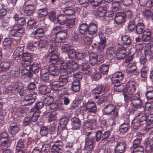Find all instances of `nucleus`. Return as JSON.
Wrapping results in <instances>:
<instances>
[{
    "label": "nucleus",
    "mask_w": 153,
    "mask_h": 153,
    "mask_svg": "<svg viewBox=\"0 0 153 153\" xmlns=\"http://www.w3.org/2000/svg\"><path fill=\"white\" fill-rule=\"evenodd\" d=\"M39 90L41 94L45 95L49 93L50 91V90L46 85H40L39 88Z\"/></svg>",
    "instance_id": "4c0bfd02"
},
{
    "label": "nucleus",
    "mask_w": 153,
    "mask_h": 153,
    "mask_svg": "<svg viewBox=\"0 0 153 153\" xmlns=\"http://www.w3.org/2000/svg\"><path fill=\"white\" fill-rule=\"evenodd\" d=\"M147 119L146 115H144L143 116H141V117L139 119V120L140 122L141 123L142 125H145L146 126H150V123H149Z\"/></svg>",
    "instance_id": "bf43d9fd"
},
{
    "label": "nucleus",
    "mask_w": 153,
    "mask_h": 153,
    "mask_svg": "<svg viewBox=\"0 0 153 153\" xmlns=\"http://www.w3.org/2000/svg\"><path fill=\"white\" fill-rule=\"evenodd\" d=\"M63 12L66 15L71 16L74 14L75 10L74 8L72 7H67L62 9Z\"/></svg>",
    "instance_id": "c9c22d12"
},
{
    "label": "nucleus",
    "mask_w": 153,
    "mask_h": 153,
    "mask_svg": "<svg viewBox=\"0 0 153 153\" xmlns=\"http://www.w3.org/2000/svg\"><path fill=\"white\" fill-rule=\"evenodd\" d=\"M126 85L127 87V91L130 93H133L135 90L136 84L133 78L128 79L126 80Z\"/></svg>",
    "instance_id": "1a4fd4ad"
},
{
    "label": "nucleus",
    "mask_w": 153,
    "mask_h": 153,
    "mask_svg": "<svg viewBox=\"0 0 153 153\" xmlns=\"http://www.w3.org/2000/svg\"><path fill=\"white\" fill-rule=\"evenodd\" d=\"M105 8L106 7H99L96 10L97 15L100 17L105 16V14L106 13Z\"/></svg>",
    "instance_id": "37998d69"
},
{
    "label": "nucleus",
    "mask_w": 153,
    "mask_h": 153,
    "mask_svg": "<svg viewBox=\"0 0 153 153\" xmlns=\"http://www.w3.org/2000/svg\"><path fill=\"white\" fill-rule=\"evenodd\" d=\"M30 71L36 75H38L40 70L39 66L36 64H33L29 68Z\"/></svg>",
    "instance_id": "8fccbe9b"
},
{
    "label": "nucleus",
    "mask_w": 153,
    "mask_h": 153,
    "mask_svg": "<svg viewBox=\"0 0 153 153\" xmlns=\"http://www.w3.org/2000/svg\"><path fill=\"white\" fill-rule=\"evenodd\" d=\"M109 68V65L105 64H103L100 67V71L103 74H106L108 72Z\"/></svg>",
    "instance_id": "6e6d98bb"
},
{
    "label": "nucleus",
    "mask_w": 153,
    "mask_h": 153,
    "mask_svg": "<svg viewBox=\"0 0 153 153\" xmlns=\"http://www.w3.org/2000/svg\"><path fill=\"white\" fill-rule=\"evenodd\" d=\"M123 95L124 97V100L126 102H127L129 99H130L131 103L132 105V109L134 110L140 108L143 103L142 100L140 99V96L138 94H134L132 93L123 92Z\"/></svg>",
    "instance_id": "f03ea898"
},
{
    "label": "nucleus",
    "mask_w": 153,
    "mask_h": 153,
    "mask_svg": "<svg viewBox=\"0 0 153 153\" xmlns=\"http://www.w3.org/2000/svg\"><path fill=\"white\" fill-rule=\"evenodd\" d=\"M122 43L125 45H128L131 43V39L127 35H125L122 36L121 37Z\"/></svg>",
    "instance_id": "09e8293b"
},
{
    "label": "nucleus",
    "mask_w": 153,
    "mask_h": 153,
    "mask_svg": "<svg viewBox=\"0 0 153 153\" xmlns=\"http://www.w3.org/2000/svg\"><path fill=\"white\" fill-rule=\"evenodd\" d=\"M83 58L84 55L82 51L80 50H76L75 58L77 60H80Z\"/></svg>",
    "instance_id": "13d9d810"
},
{
    "label": "nucleus",
    "mask_w": 153,
    "mask_h": 153,
    "mask_svg": "<svg viewBox=\"0 0 153 153\" xmlns=\"http://www.w3.org/2000/svg\"><path fill=\"white\" fill-rule=\"evenodd\" d=\"M79 65L76 62L70 60L64 65H61L60 67V71L62 73L67 72L69 68L76 69L78 68Z\"/></svg>",
    "instance_id": "39448f33"
},
{
    "label": "nucleus",
    "mask_w": 153,
    "mask_h": 153,
    "mask_svg": "<svg viewBox=\"0 0 153 153\" xmlns=\"http://www.w3.org/2000/svg\"><path fill=\"white\" fill-rule=\"evenodd\" d=\"M23 87V84L21 82H16L12 89V93L15 94L18 93V91L21 90Z\"/></svg>",
    "instance_id": "a19ab883"
},
{
    "label": "nucleus",
    "mask_w": 153,
    "mask_h": 153,
    "mask_svg": "<svg viewBox=\"0 0 153 153\" xmlns=\"http://www.w3.org/2000/svg\"><path fill=\"white\" fill-rule=\"evenodd\" d=\"M35 11V7L33 5H27L24 8V13L27 16H31Z\"/></svg>",
    "instance_id": "b1692460"
},
{
    "label": "nucleus",
    "mask_w": 153,
    "mask_h": 153,
    "mask_svg": "<svg viewBox=\"0 0 153 153\" xmlns=\"http://www.w3.org/2000/svg\"><path fill=\"white\" fill-rule=\"evenodd\" d=\"M113 7L112 11L114 12L119 10L120 8V2L119 1H114L112 4Z\"/></svg>",
    "instance_id": "0e129e2a"
},
{
    "label": "nucleus",
    "mask_w": 153,
    "mask_h": 153,
    "mask_svg": "<svg viewBox=\"0 0 153 153\" xmlns=\"http://www.w3.org/2000/svg\"><path fill=\"white\" fill-rule=\"evenodd\" d=\"M21 139L17 142L16 147L17 150H22L27 146V142L28 141V135L27 134L22 133L20 134Z\"/></svg>",
    "instance_id": "20e7f679"
},
{
    "label": "nucleus",
    "mask_w": 153,
    "mask_h": 153,
    "mask_svg": "<svg viewBox=\"0 0 153 153\" xmlns=\"http://www.w3.org/2000/svg\"><path fill=\"white\" fill-rule=\"evenodd\" d=\"M48 19L51 21L54 22L56 19V13L53 10L48 12Z\"/></svg>",
    "instance_id": "052dcab7"
},
{
    "label": "nucleus",
    "mask_w": 153,
    "mask_h": 153,
    "mask_svg": "<svg viewBox=\"0 0 153 153\" xmlns=\"http://www.w3.org/2000/svg\"><path fill=\"white\" fill-rule=\"evenodd\" d=\"M118 109L112 104L106 105L104 108V112L105 114L114 117H118Z\"/></svg>",
    "instance_id": "7ed1b4c3"
},
{
    "label": "nucleus",
    "mask_w": 153,
    "mask_h": 153,
    "mask_svg": "<svg viewBox=\"0 0 153 153\" xmlns=\"http://www.w3.org/2000/svg\"><path fill=\"white\" fill-rule=\"evenodd\" d=\"M137 69L136 63H129L127 65L126 71L127 73H132L135 71Z\"/></svg>",
    "instance_id": "e433bc0d"
},
{
    "label": "nucleus",
    "mask_w": 153,
    "mask_h": 153,
    "mask_svg": "<svg viewBox=\"0 0 153 153\" xmlns=\"http://www.w3.org/2000/svg\"><path fill=\"white\" fill-rule=\"evenodd\" d=\"M10 66V63L8 61H6L1 63L0 67L1 71H4L9 70Z\"/></svg>",
    "instance_id": "79ce46f5"
},
{
    "label": "nucleus",
    "mask_w": 153,
    "mask_h": 153,
    "mask_svg": "<svg viewBox=\"0 0 153 153\" xmlns=\"http://www.w3.org/2000/svg\"><path fill=\"white\" fill-rule=\"evenodd\" d=\"M53 99L52 97L47 96L43 100L46 106H49L53 102Z\"/></svg>",
    "instance_id": "338daca9"
},
{
    "label": "nucleus",
    "mask_w": 153,
    "mask_h": 153,
    "mask_svg": "<svg viewBox=\"0 0 153 153\" xmlns=\"http://www.w3.org/2000/svg\"><path fill=\"white\" fill-rule=\"evenodd\" d=\"M24 48L23 47H18L14 51L13 55V58L16 59L20 57L21 56L22 57L23 53Z\"/></svg>",
    "instance_id": "c85d7f7f"
},
{
    "label": "nucleus",
    "mask_w": 153,
    "mask_h": 153,
    "mask_svg": "<svg viewBox=\"0 0 153 153\" xmlns=\"http://www.w3.org/2000/svg\"><path fill=\"white\" fill-rule=\"evenodd\" d=\"M68 121V119L66 117L61 118L59 121V123L63 129H64Z\"/></svg>",
    "instance_id": "e2e57ef3"
},
{
    "label": "nucleus",
    "mask_w": 153,
    "mask_h": 153,
    "mask_svg": "<svg viewBox=\"0 0 153 153\" xmlns=\"http://www.w3.org/2000/svg\"><path fill=\"white\" fill-rule=\"evenodd\" d=\"M88 27V33L90 35L94 34L97 30V25L94 22L90 23Z\"/></svg>",
    "instance_id": "2f4dec72"
},
{
    "label": "nucleus",
    "mask_w": 153,
    "mask_h": 153,
    "mask_svg": "<svg viewBox=\"0 0 153 153\" xmlns=\"http://www.w3.org/2000/svg\"><path fill=\"white\" fill-rule=\"evenodd\" d=\"M145 149L148 152L153 153V141L152 140H150L147 143Z\"/></svg>",
    "instance_id": "5fc2aeb1"
},
{
    "label": "nucleus",
    "mask_w": 153,
    "mask_h": 153,
    "mask_svg": "<svg viewBox=\"0 0 153 153\" xmlns=\"http://www.w3.org/2000/svg\"><path fill=\"white\" fill-rule=\"evenodd\" d=\"M11 141L10 139L7 138V140L3 141L1 145L0 148L2 150H6L8 147L10 145Z\"/></svg>",
    "instance_id": "3c124183"
},
{
    "label": "nucleus",
    "mask_w": 153,
    "mask_h": 153,
    "mask_svg": "<svg viewBox=\"0 0 153 153\" xmlns=\"http://www.w3.org/2000/svg\"><path fill=\"white\" fill-rule=\"evenodd\" d=\"M145 26L142 22L138 23L136 26V32L138 34H141L145 29Z\"/></svg>",
    "instance_id": "49530a36"
},
{
    "label": "nucleus",
    "mask_w": 153,
    "mask_h": 153,
    "mask_svg": "<svg viewBox=\"0 0 153 153\" xmlns=\"http://www.w3.org/2000/svg\"><path fill=\"white\" fill-rule=\"evenodd\" d=\"M66 30L62 29L60 26L57 25L53 28L51 31L50 36H55L62 31H64L65 30Z\"/></svg>",
    "instance_id": "a18cd8bd"
},
{
    "label": "nucleus",
    "mask_w": 153,
    "mask_h": 153,
    "mask_svg": "<svg viewBox=\"0 0 153 153\" xmlns=\"http://www.w3.org/2000/svg\"><path fill=\"white\" fill-rule=\"evenodd\" d=\"M129 127V123H124L120 126L119 130L120 132L124 133L128 131Z\"/></svg>",
    "instance_id": "de8ad7c7"
},
{
    "label": "nucleus",
    "mask_w": 153,
    "mask_h": 153,
    "mask_svg": "<svg viewBox=\"0 0 153 153\" xmlns=\"http://www.w3.org/2000/svg\"><path fill=\"white\" fill-rule=\"evenodd\" d=\"M151 31L150 30H146L143 33L142 40L144 42H147L151 38Z\"/></svg>",
    "instance_id": "f704fd0d"
},
{
    "label": "nucleus",
    "mask_w": 153,
    "mask_h": 153,
    "mask_svg": "<svg viewBox=\"0 0 153 153\" xmlns=\"http://www.w3.org/2000/svg\"><path fill=\"white\" fill-rule=\"evenodd\" d=\"M66 23L67 27L68 28H71L73 27L75 24V19H67V20Z\"/></svg>",
    "instance_id": "680f3d73"
},
{
    "label": "nucleus",
    "mask_w": 153,
    "mask_h": 153,
    "mask_svg": "<svg viewBox=\"0 0 153 153\" xmlns=\"http://www.w3.org/2000/svg\"><path fill=\"white\" fill-rule=\"evenodd\" d=\"M49 73L53 76H56L59 74V70L56 66H51L48 68Z\"/></svg>",
    "instance_id": "c03bdc74"
},
{
    "label": "nucleus",
    "mask_w": 153,
    "mask_h": 153,
    "mask_svg": "<svg viewBox=\"0 0 153 153\" xmlns=\"http://www.w3.org/2000/svg\"><path fill=\"white\" fill-rule=\"evenodd\" d=\"M12 44V41L10 38L4 39L2 45L4 49L9 48Z\"/></svg>",
    "instance_id": "58836bf2"
},
{
    "label": "nucleus",
    "mask_w": 153,
    "mask_h": 153,
    "mask_svg": "<svg viewBox=\"0 0 153 153\" xmlns=\"http://www.w3.org/2000/svg\"><path fill=\"white\" fill-rule=\"evenodd\" d=\"M35 110H36V109L34 108L31 109L30 111L31 112L33 113L31 117L30 118L31 120L33 123L36 122L39 117L40 114V111H35Z\"/></svg>",
    "instance_id": "473e14b6"
},
{
    "label": "nucleus",
    "mask_w": 153,
    "mask_h": 153,
    "mask_svg": "<svg viewBox=\"0 0 153 153\" xmlns=\"http://www.w3.org/2000/svg\"><path fill=\"white\" fill-rule=\"evenodd\" d=\"M97 125L96 120L94 119L88 120L85 121L84 123V126L85 128H91L96 126Z\"/></svg>",
    "instance_id": "bb28decb"
},
{
    "label": "nucleus",
    "mask_w": 153,
    "mask_h": 153,
    "mask_svg": "<svg viewBox=\"0 0 153 153\" xmlns=\"http://www.w3.org/2000/svg\"><path fill=\"white\" fill-rule=\"evenodd\" d=\"M68 36V30L62 31L58 34L54 36L53 38L56 42L61 43L64 42Z\"/></svg>",
    "instance_id": "9d476101"
},
{
    "label": "nucleus",
    "mask_w": 153,
    "mask_h": 153,
    "mask_svg": "<svg viewBox=\"0 0 153 153\" xmlns=\"http://www.w3.org/2000/svg\"><path fill=\"white\" fill-rule=\"evenodd\" d=\"M94 142L93 137L91 138L86 137L84 146L85 149L88 152L93 151L94 148L93 144Z\"/></svg>",
    "instance_id": "dca6fc26"
},
{
    "label": "nucleus",
    "mask_w": 153,
    "mask_h": 153,
    "mask_svg": "<svg viewBox=\"0 0 153 153\" xmlns=\"http://www.w3.org/2000/svg\"><path fill=\"white\" fill-rule=\"evenodd\" d=\"M48 13V9L47 7L39 9L37 11L38 17L44 19Z\"/></svg>",
    "instance_id": "a878e982"
},
{
    "label": "nucleus",
    "mask_w": 153,
    "mask_h": 153,
    "mask_svg": "<svg viewBox=\"0 0 153 153\" xmlns=\"http://www.w3.org/2000/svg\"><path fill=\"white\" fill-rule=\"evenodd\" d=\"M43 24L44 25L37 27L36 28V30L32 32V34L33 37L36 39H39L43 37L45 35L44 30L45 29L46 25L44 23Z\"/></svg>",
    "instance_id": "6e6552de"
},
{
    "label": "nucleus",
    "mask_w": 153,
    "mask_h": 153,
    "mask_svg": "<svg viewBox=\"0 0 153 153\" xmlns=\"http://www.w3.org/2000/svg\"><path fill=\"white\" fill-rule=\"evenodd\" d=\"M126 53V51L125 48L123 47H119L116 51L115 56L118 60H121L125 57Z\"/></svg>",
    "instance_id": "f3484780"
},
{
    "label": "nucleus",
    "mask_w": 153,
    "mask_h": 153,
    "mask_svg": "<svg viewBox=\"0 0 153 153\" xmlns=\"http://www.w3.org/2000/svg\"><path fill=\"white\" fill-rule=\"evenodd\" d=\"M126 146L125 142H117L114 149V153H123L125 152Z\"/></svg>",
    "instance_id": "ddd939ff"
},
{
    "label": "nucleus",
    "mask_w": 153,
    "mask_h": 153,
    "mask_svg": "<svg viewBox=\"0 0 153 153\" xmlns=\"http://www.w3.org/2000/svg\"><path fill=\"white\" fill-rule=\"evenodd\" d=\"M51 87L56 91L60 90L63 89V85H60L59 81L52 82L51 84Z\"/></svg>",
    "instance_id": "ea45409f"
},
{
    "label": "nucleus",
    "mask_w": 153,
    "mask_h": 153,
    "mask_svg": "<svg viewBox=\"0 0 153 153\" xmlns=\"http://www.w3.org/2000/svg\"><path fill=\"white\" fill-rule=\"evenodd\" d=\"M88 25L86 23L79 24L78 27L79 33L82 35H86L88 32Z\"/></svg>",
    "instance_id": "412c9836"
},
{
    "label": "nucleus",
    "mask_w": 153,
    "mask_h": 153,
    "mask_svg": "<svg viewBox=\"0 0 153 153\" xmlns=\"http://www.w3.org/2000/svg\"><path fill=\"white\" fill-rule=\"evenodd\" d=\"M89 112L95 113L97 111V108L94 102L92 101H89L85 104Z\"/></svg>",
    "instance_id": "5701e85b"
},
{
    "label": "nucleus",
    "mask_w": 153,
    "mask_h": 153,
    "mask_svg": "<svg viewBox=\"0 0 153 153\" xmlns=\"http://www.w3.org/2000/svg\"><path fill=\"white\" fill-rule=\"evenodd\" d=\"M81 66L83 74L86 76L89 75L91 73V69L88 64L84 62H83Z\"/></svg>",
    "instance_id": "4be33fe9"
},
{
    "label": "nucleus",
    "mask_w": 153,
    "mask_h": 153,
    "mask_svg": "<svg viewBox=\"0 0 153 153\" xmlns=\"http://www.w3.org/2000/svg\"><path fill=\"white\" fill-rule=\"evenodd\" d=\"M24 32V29L21 26L15 25L9 32V35L14 37H20Z\"/></svg>",
    "instance_id": "423d86ee"
},
{
    "label": "nucleus",
    "mask_w": 153,
    "mask_h": 153,
    "mask_svg": "<svg viewBox=\"0 0 153 153\" xmlns=\"http://www.w3.org/2000/svg\"><path fill=\"white\" fill-rule=\"evenodd\" d=\"M136 26L135 20H130L127 26L128 30L131 32L133 31L135 28Z\"/></svg>",
    "instance_id": "4d7b16f0"
},
{
    "label": "nucleus",
    "mask_w": 153,
    "mask_h": 153,
    "mask_svg": "<svg viewBox=\"0 0 153 153\" xmlns=\"http://www.w3.org/2000/svg\"><path fill=\"white\" fill-rule=\"evenodd\" d=\"M57 22L60 25H63L65 24L67 20V17L63 14H60L57 17Z\"/></svg>",
    "instance_id": "72a5a7b5"
},
{
    "label": "nucleus",
    "mask_w": 153,
    "mask_h": 153,
    "mask_svg": "<svg viewBox=\"0 0 153 153\" xmlns=\"http://www.w3.org/2000/svg\"><path fill=\"white\" fill-rule=\"evenodd\" d=\"M19 125L16 123H12L10 124L9 127V133L12 135L16 134L19 130Z\"/></svg>",
    "instance_id": "aec40b11"
},
{
    "label": "nucleus",
    "mask_w": 153,
    "mask_h": 153,
    "mask_svg": "<svg viewBox=\"0 0 153 153\" xmlns=\"http://www.w3.org/2000/svg\"><path fill=\"white\" fill-rule=\"evenodd\" d=\"M100 55H97L95 53H92L90 54L89 56V61L92 66L97 65L99 63H98V59L100 57Z\"/></svg>",
    "instance_id": "6ab92c4d"
},
{
    "label": "nucleus",
    "mask_w": 153,
    "mask_h": 153,
    "mask_svg": "<svg viewBox=\"0 0 153 153\" xmlns=\"http://www.w3.org/2000/svg\"><path fill=\"white\" fill-rule=\"evenodd\" d=\"M105 89V87L102 85L99 86L91 90V92L93 98L95 100L98 99Z\"/></svg>",
    "instance_id": "9b49d317"
},
{
    "label": "nucleus",
    "mask_w": 153,
    "mask_h": 153,
    "mask_svg": "<svg viewBox=\"0 0 153 153\" xmlns=\"http://www.w3.org/2000/svg\"><path fill=\"white\" fill-rule=\"evenodd\" d=\"M71 121L72 129L78 130L80 129L81 126V122L78 118L74 117L71 119Z\"/></svg>",
    "instance_id": "a211bd4d"
},
{
    "label": "nucleus",
    "mask_w": 153,
    "mask_h": 153,
    "mask_svg": "<svg viewBox=\"0 0 153 153\" xmlns=\"http://www.w3.org/2000/svg\"><path fill=\"white\" fill-rule=\"evenodd\" d=\"M48 39L47 38L40 40L38 42V46L40 48H46L48 46Z\"/></svg>",
    "instance_id": "603ef678"
},
{
    "label": "nucleus",
    "mask_w": 153,
    "mask_h": 153,
    "mask_svg": "<svg viewBox=\"0 0 153 153\" xmlns=\"http://www.w3.org/2000/svg\"><path fill=\"white\" fill-rule=\"evenodd\" d=\"M114 20L116 24L120 25L124 23L126 19L124 13L118 12L114 13Z\"/></svg>",
    "instance_id": "4468645a"
},
{
    "label": "nucleus",
    "mask_w": 153,
    "mask_h": 153,
    "mask_svg": "<svg viewBox=\"0 0 153 153\" xmlns=\"http://www.w3.org/2000/svg\"><path fill=\"white\" fill-rule=\"evenodd\" d=\"M149 71V68L147 65L143 66L141 69L140 72L141 81L147 83V75Z\"/></svg>",
    "instance_id": "f8f14e48"
},
{
    "label": "nucleus",
    "mask_w": 153,
    "mask_h": 153,
    "mask_svg": "<svg viewBox=\"0 0 153 153\" xmlns=\"http://www.w3.org/2000/svg\"><path fill=\"white\" fill-rule=\"evenodd\" d=\"M37 97V95L35 92H29L24 99L23 102L25 105H29L34 102Z\"/></svg>",
    "instance_id": "0eeeda50"
},
{
    "label": "nucleus",
    "mask_w": 153,
    "mask_h": 153,
    "mask_svg": "<svg viewBox=\"0 0 153 153\" xmlns=\"http://www.w3.org/2000/svg\"><path fill=\"white\" fill-rule=\"evenodd\" d=\"M105 42H100L97 43V51L98 52L102 53L104 50L105 45Z\"/></svg>",
    "instance_id": "774afa93"
},
{
    "label": "nucleus",
    "mask_w": 153,
    "mask_h": 153,
    "mask_svg": "<svg viewBox=\"0 0 153 153\" xmlns=\"http://www.w3.org/2000/svg\"><path fill=\"white\" fill-rule=\"evenodd\" d=\"M131 125L133 128L135 129H137L139 126H143L139 120V119L137 118L134 119L132 121Z\"/></svg>",
    "instance_id": "864d4df0"
},
{
    "label": "nucleus",
    "mask_w": 153,
    "mask_h": 153,
    "mask_svg": "<svg viewBox=\"0 0 153 153\" xmlns=\"http://www.w3.org/2000/svg\"><path fill=\"white\" fill-rule=\"evenodd\" d=\"M59 80L60 85H63V89H66L65 85L68 81V77L67 75L64 74L60 75L58 78Z\"/></svg>",
    "instance_id": "7c9ffc66"
},
{
    "label": "nucleus",
    "mask_w": 153,
    "mask_h": 153,
    "mask_svg": "<svg viewBox=\"0 0 153 153\" xmlns=\"http://www.w3.org/2000/svg\"><path fill=\"white\" fill-rule=\"evenodd\" d=\"M49 53L48 56L50 57L49 59V62L52 64H55L58 62V50H49Z\"/></svg>",
    "instance_id": "2eb2a0df"
},
{
    "label": "nucleus",
    "mask_w": 153,
    "mask_h": 153,
    "mask_svg": "<svg viewBox=\"0 0 153 153\" xmlns=\"http://www.w3.org/2000/svg\"><path fill=\"white\" fill-rule=\"evenodd\" d=\"M80 82L79 80H76L74 79L72 82L71 89L74 92H77L79 91L80 88Z\"/></svg>",
    "instance_id": "cd10ccee"
},
{
    "label": "nucleus",
    "mask_w": 153,
    "mask_h": 153,
    "mask_svg": "<svg viewBox=\"0 0 153 153\" xmlns=\"http://www.w3.org/2000/svg\"><path fill=\"white\" fill-rule=\"evenodd\" d=\"M124 78V74L121 72L118 71L115 73L113 75L112 77V83L115 84L114 87V90L116 92H120L123 91V92L124 91L126 93H129L127 91V87L124 84H120V82Z\"/></svg>",
    "instance_id": "f257e3e1"
},
{
    "label": "nucleus",
    "mask_w": 153,
    "mask_h": 153,
    "mask_svg": "<svg viewBox=\"0 0 153 153\" xmlns=\"http://www.w3.org/2000/svg\"><path fill=\"white\" fill-rule=\"evenodd\" d=\"M10 74L13 78H15L19 76L20 72L18 69H16L13 68L10 71Z\"/></svg>",
    "instance_id": "69168bd1"
},
{
    "label": "nucleus",
    "mask_w": 153,
    "mask_h": 153,
    "mask_svg": "<svg viewBox=\"0 0 153 153\" xmlns=\"http://www.w3.org/2000/svg\"><path fill=\"white\" fill-rule=\"evenodd\" d=\"M106 56L108 59H113L115 56L114 52V48L111 46L106 49Z\"/></svg>",
    "instance_id": "393cba45"
},
{
    "label": "nucleus",
    "mask_w": 153,
    "mask_h": 153,
    "mask_svg": "<svg viewBox=\"0 0 153 153\" xmlns=\"http://www.w3.org/2000/svg\"><path fill=\"white\" fill-rule=\"evenodd\" d=\"M50 38L51 39L48 40V46L49 50H58L56 47V44L55 41L53 38V36H50Z\"/></svg>",
    "instance_id": "c756f323"
}]
</instances>
